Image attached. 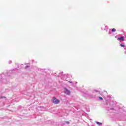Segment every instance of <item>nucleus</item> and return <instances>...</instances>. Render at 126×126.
Wrapping results in <instances>:
<instances>
[{"label": "nucleus", "mask_w": 126, "mask_h": 126, "mask_svg": "<svg viewBox=\"0 0 126 126\" xmlns=\"http://www.w3.org/2000/svg\"><path fill=\"white\" fill-rule=\"evenodd\" d=\"M3 98H5V97H0V99H2Z\"/></svg>", "instance_id": "11"}, {"label": "nucleus", "mask_w": 126, "mask_h": 126, "mask_svg": "<svg viewBox=\"0 0 126 126\" xmlns=\"http://www.w3.org/2000/svg\"><path fill=\"white\" fill-rule=\"evenodd\" d=\"M121 47H125V45L124 44H120Z\"/></svg>", "instance_id": "10"}, {"label": "nucleus", "mask_w": 126, "mask_h": 126, "mask_svg": "<svg viewBox=\"0 0 126 126\" xmlns=\"http://www.w3.org/2000/svg\"><path fill=\"white\" fill-rule=\"evenodd\" d=\"M3 82L4 83H5V84H6V83H7L6 80L5 79H3Z\"/></svg>", "instance_id": "7"}, {"label": "nucleus", "mask_w": 126, "mask_h": 126, "mask_svg": "<svg viewBox=\"0 0 126 126\" xmlns=\"http://www.w3.org/2000/svg\"><path fill=\"white\" fill-rule=\"evenodd\" d=\"M4 77V74H2L0 75V79H1V78H2Z\"/></svg>", "instance_id": "5"}, {"label": "nucleus", "mask_w": 126, "mask_h": 126, "mask_svg": "<svg viewBox=\"0 0 126 126\" xmlns=\"http://www.w3.org/2000/svg\"><path fill=\"white\" fill-rule=\"evenodd\" d=\"M96 92H98V91H95Z\"/></svg>", "instance_id": "17"}, {"label": "nucleus", "mask_w": 126, "mask_h": 126, "mask_svg": "<svg viewBox=\"0 0 126 126\" xmlns=\"http://www.w3.org/2000/svg\"><path fill=\"white\" fill-rule=\"evenodd\" d=\"M28 67V66H26V67Z\"/></svg>", "instance_id": "18"}, {"label": "nucleus", "mask_w": 126, "mask_h": 126, "mask_svg": "<svg viewBox=\"0 0 126 126\" xmlns=\"http://www.w3.org/2000/svg\"><path fill=\"white\" fill-rule=\"evenodd\" d=\"M53 104H59L60 100L56 98V97H53Z\"/></svg>", "instance_id": "1"}, {"label": "nucleus", "mask_w": 126, "mask_h": 126, "mask_svg": "<svg viewBox=\"0 0 126 126\" xmlns=\"http://www.w3.org/2000/svg\"><path fill=\"white\" fill-rule=\"evenodd\" d=\"M64 93L66 95H70V91L66 88H64Z\"/></svg>", "instance_id": "2"}, {"label": "nucleus", "mask_w": 126, "mask_h": 126, "mask_svg": "<svg viewBox=\"0 0 126 126\" xmlns=\"http://www.w3.org/2000/svg\"><path fill=\"white\" fill-rule=\"evenodd\" d=\"M108 34H111V32L110 31L108 32Z\"/></svg>", "instance_id": "14"}, {"label": "nucleus", "mask_w": 126, "mask_h": 126, "mask_svg": "<svg viewBox=\"0 0 126 126\" xmlns=\"http://www.w3.org/2000/svg\"><path fill=\"white\" fill-rule=\"evenodd\" d=\"M12 63L11 61H9V63Z\"/></svg>", "instance_id": "12"}, {"label": "nucleus", "mask_w": 126, "mask_h": 126, "mask_svg": "<svg viewBox=\"0 0 126 126\" xmlns=\"http://www.w3.org/2000/svg\"><path fill=\"white\" fill-rule=\"evenodd\" d=\"M116 31V29H112V32H115Z\"/></svg>", "instance_id": "8"}, {"label": "nucleus", "mask_w": 126, "mask_h": 126, "mask_svg": "<svg viewBox=\"0 0 126 126\" xmlns=\"http://www.w3.org/2000/svg\"><path fill=\"white\" fill-rule=\"evenodd\" d=\"M118 40H119V41H124V36L119 37Z\"/></svg>", "instance_id": "4"}, {"label": "nucleus", "mask_w": 126, "mask_h": 126, "mask_svg": "<svg viewBox=\"0 0 126 126\" xmlns=\"http://www.w3.org/2000/svg\"><path fill=\"white\" fill-rule=\"evenodd\" d=\"M98 99H99V100H103V98L102 97H101V96H99L98 97Z\"/></svg>", "instance_id": "9"}, {"label": "nucleus", "mask_w": 126, "mask_h": 126, "mask_svg": "<svg viewBox=\"0 0 126 126\" xmlns=\"http://www.w3.org/2000/svg\"><path fill=\"white\" fill-rule=\"evenodd\" d=\"M75 84H77V82H75Z\"/></svg>", "instance_id": "15"}, {"label": "nucleus", "mask_w": 126, "mask_h": 126, "mask_svg": "<svg viewBox=\"0 0 126 126\" xmlns=\"http://www.w3.org/2000/svg\"><path fill=\"white\" fill-rule=\"evenodd\" d=\"M101 28L102 30H108V26H106V25H102Z\"/></svg>", "instance_id": "3"}, {"label": "nucleus", "mask_w": 126, "mask_h": 126, "mask_svg": "<svg viewBox=\"0 0 126 126\" xmlns=\"http://www.w3.org/2000/svg\"><path fill=\"white\" fill-rule=\"evenodd\" d=\"M96 124H97L98 125V126H102V123H101L96 122Z\"/></svg>", "instance_id": "6"}, {"label": "nucleus", "mask_w": 126, "mask_h": 126, "mask_svg": "<svg viewBox=\"0 0 126 126\" xmlns=\"http://www.w3.org/2000/svg\"><path fill=\"white\" fill-rule=\"evenodd\" d=\"M67 124H68V125L69 124V122H67Z\"/></svg>", "instance_id": "16"}, {"label": "nucleus", "mask_w": 126, "mask_h": 126, "mask_svg": "<svg viewBox=\"0 0 126 126\" xmlns=\"http://www.w3.org/2000/svg\"><path fill=\"white\" fill-rule=\"evenodd\" d=\"M69 83H71L72 85V82L69 81Z\"/></svg>", "instance_id": "13"}]
</instances>
